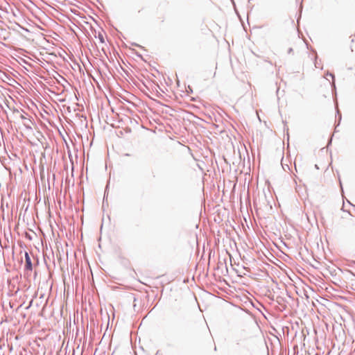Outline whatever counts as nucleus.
<instances>
[{
  "label": "nucleus",
  "mask_w": 355,
  "mask_h": 355,
  "mask_svg": "<svg viewBox=\"0 0 355 355\" xmlns=\"http://www.w3.org/2000/svg\"><path fill=\"white\" fill-rule=\"evenodd\" d=\"M24 257H25V265H24V271L26 275H30V273L33 271V262L31 258L29 253L26 251L24 252Z\"/></svg>",
  "instance_id": "f257e3e1"
},
{
  "label": "nucleus",
  "mask_w": 355,
  "mask_h": 355,
  "mask_svg": "<svg viewBox=\"0 0 355 355\" xmlns=\"http://www.w3.org/2000/svg\"><path fill=\"white\" fill-rule=\"evenodd\" d=\"M327 76H331L332 78V79H333L332 85L334 87H335L334 76V74H332L331 73L327 72Z\"/></svg>",
  "instance_id": "f03ea898"
},
{
  "label": "nucleus",
  "mask_w": 355,
  "mask_h": 355,
  "mask_svg": "<svg viewBox=\"0 0 355 355\" xmlns=\"http://www.w3.org/2000/svg\"><path fill=\"white\" fill-rule=\"evenodd\" d=\"M98 37L101 43H103L105 42L102 34L99 33Z\"/></svg>",
  "instance_id": "7ed1b4c3"
},
{
  "label": "nucleus",
  "mask_w": 355,
  "mask_h": 355,
  "mask_svg": "<svg viewBox=\"0 0 355 355\" xmlns=\"http://www.w3.org/2000/svg\"><path fill=\"white\" fill-rule=\"evenodd\" d=\"M314 64H315V67L316 68H318L319 67L318 65H319V63H318L317 60H315V62H314Z\"/></svg>",
  "instance_id": "20e7f679"
},
{
  "label": "nucleus",
  "mask_w": 355,
  "mask_h": 355,
  "mask_svg": "<svg viewBox=\"0 0 355 355\" xmlns=\"http://www.w3.org/2000/svg\"><path fill=\"white\" fill-rule=\"evenodd\" d=\"M292 52H293V49H292V48L288 49V53H292Z\"/></svg>",
  "instance_id": "39448f33"
},
{
  "label": "nucleus",
  "mask_w": 355,
  "mask_h": 355,
  "mask_svg": "<svg viewBox=\"0 0 355 355\" xmlns=\"http://www.w3.org/2000/svg\"><path fill=\"white\" fill-rule=\"evenodd\" d=\"M289 168L288 165H286V166H285V168Z\"/></svg>",
  "instance_id": "423d86ee"
},
{
  "label": "nucleus",
  "mask_w": 355,
  "mask_h": 355,
  "mask_svg": "<svg viewBox=\"0 0 355 355\" xmlns=\"http://www.w3.org/2000/svg\"><path fill=\"white\" fill-rule=\"evenodd\" d=\"M289 168L288 165H286V166H285V168Z\"/></svg>",
  "instance_id": "0eeeda50"
}]
</instances>
